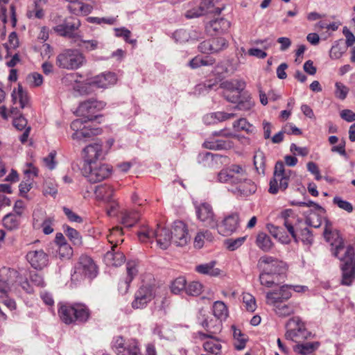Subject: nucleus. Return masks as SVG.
<instances>
[{"label": "nucleus", "mask_w": 355, "mask_h": 355, "mask_svg": "<svg viewBox=\"0 0 355 355\" xmlns=\"http://www.w3.org/2000/svg\"><path fill=\"white\" fill-rule=\"evenodd\" d=\"M324 237L331 246L332 254L343 263L355 261V252L352 246L345 247L338 231L331 230V223L326 220Z\"/></svg>", "instance_id": "f257e3e1"}, {"label": "nucleus", "mask_w": 355, "mask_h": 355, "mask_svg": "<svg viewBox=\"0 0 355 355\" xmlns=\"http://www.w3.org/2000/svg\"><path fill=\"white\" fill-rule=\"evenodd\" d=\"M58 314L61 320L67 324L85 323L90 317V311L81 303L60 304Z\"/></svg>", "instance_id": "f03ea898"}, {"label": "nucleus", "mask_w": 355, "mask_h": 355, "mask_svg": "<svg viewBox=\"0 0 355 355\" xmlns=\"http://www.w3.org/2000/svg\"><path fill=\"white\" fill-rule=\"evenodd\" d=\"M137 236L141 242L150 241L153 238H155L157 245L163 250L167 249L172 241L170 231L165 227H161L159 225H157V229L155 230H150L148 227H144L137 232Z\"/></svg>", "instance_id": "7ed1b4c3"}, {"label": "nucleus", "mask_w": 355, "mask_h": 355, "mask_svg": "<svg viewBox=\"0 0 355 355\" xmlns=\"http://www.w3.org/2000/svg\"><path fill=\"white\" fill-rule=\"evenodd\" d=\"M85 61V56L78 50L67 49L57 55L55 64L60 69L76 70L81 67Z\"/></svg>", "instance_id": "20e7f679"}, {"label": "nucleus", "mask_w": 355, "mask_h": 355, "mask_svg": "<svg viewBox=\"0 0 355 355\" xmlns=\"http://www.w3.org/2000/svg\"><path fill=\"white\" fill-rule=\"evenodd\" d=\"M122 235V230L119 227H114L110 234L107 236L109 243L112 245L111 251L107 252L105 255V259L107 264L114 266H119L122 265L125 260V255L123 252L116 250L118 244L122 243V239L114 240V238L117 236Z\"/></svg>", "instance_id": "39448f33"}, {"label": "nucleus", "mask_w": 355, "mask_h": 355, "mask_svg": "<svg viewBox=\"0 0 355 355\" xmlns=\"http://www.w3.org/2000/svg\"><path fill=\"white\" fill-rule=\"evenodd\" d=\"M112 349L116 355H141L140 345L137 340L125 339L121 336L113 338Z\"/></svg>", "instance_id": "423d86ee"}, {"label": "nucleus", "mask_w": 355, "mask_h": 355, "mask_svg": "<svg viewBox=\"0 0 355 355\" xmlns=\"http://www.w3.org/2000/svg\"><path fill=\"white\" fill-rule=\"evenodd\" d=\"M245 168L239 164H232L223 168L217 174V181L220 183L227 184L229 187H234L239 181L243 180L246 176Z\"/></svg>", "instance_id": "0eeeda50"}, {"label": "nucleus", "mask_w": 355, "mask_h": 355, "mask_svg": "<svg viewBox=\"0 0 355 355\" xmlns=\"http://www.w3.org/2000/svg\"><path fill=\"white\" fill-rule=\"evenodd\" d=\"M286 328V338L297 344L311 336V333L305 328L302 320L297 317L291 318L287 322Z\"/></svg>", "instance_id": "6e6552de"}, {"label": "nucleus", "mask_w": 355, "mask_h": 355, "mask_svg": "<svg viewBox=\"0 0 355 355\" xmlns=\"http://www.w3.org/2000/svg\"><path fill=\"white\" fill-rule=\"evenodd\" d=\"M105 106V103L103 101H98L92 98L80 103L76 113L80 117L78 119H83V121H94L98 116L97 112Z\"/></svg>", "instance_id": "1a4fd4ad"}, {"label": "nucleus", "mask_w": 355, "mask_h": 355, "mask_svg": "<svg viewBox=\"0 0 355 355\" xmlns=\"http://www.w3.org/2000/svg\"><path fill=\"white\" fill-rule=\"evenodd\" d=\"M112 172V168L107 164H83V175L92 183L101 182L107 178Z\"/></svg>", "instance_id": "9d476101"}, {"label": "nucleus", "mask_w": 355, "mask_h": 355, "mask_svg": "<svg viewBox=\"0 0 355 355\" xmlns=\"http://www.w3.org/2000/svg\"><path fill=\"white\" fill-rule=\"evenodd\" d=\"M196 213L198 219L204 226L213 229L218 226L216 215L210 204L202 202L196 205Z\"/></svg>", "instance_id": "9b49d317"}, {"label": "nucleus", "mask_w": 355, "mask_h": 355, "mask_svg": "<svg viewBox=\"0 0 355 355\" xmlns=\"http://www.w3.org/2000/svg\"><path fill=\"white\" fill-rule=\"evenodd\" d=\"M155 297V293L150 286H141L135 293L132 307L135 309H144Z\"/></svg>", "instance_id": "f8f14e48"}, {"label": "nucleus", "mask_w": 355, "mask_h": 355, "mask_svg": "<svg viewBox=\"0 0 355 355\" xmlns=\"http://www.w3.org/2000/svg\"><path fill=\"white\" fill-rule=\"evenodd\" d=\"M76 272H78L89 279H94L97 275L98 269L90 257L82 254L76 266Z\"/></svg>", "instance_id": "ddd939ff"}, {"label": "nucleus", "mask_w": 355, "mask_h": 355, "mask_svg": "<svg viewBox=\"0 0 355 355\" xmlns=\"http://www.w3.org/2000/svg\"><path fill=\"white\" fill-rule=\"evenodd\" d=\"M228 191L232 193L236 197H248L255 193L257 185L250 179L248 178V174L243 180L239 181L234 187H229Z\"/></svg>", "instance_id": "4468645a"}, {"label": "nucleus", "mask_w": 355, "mask_h": 355, "mask_svg": "<svg viewBox=\"0 0 355 355\" xmlns=\"http://www.w3.org/2000/svg\"><path fill=\"white\" fill-rule=\"evenodd\" d=\"M291 295V286L285 284L279 289L268 292L266 295V302L267 304L274 306L288 300Z\"/></svg>", "instance_id": "2eb2a0df"}, {"label": "nucleus", "mask_w": 355, "mask_h": 355, "mask_svg": "<svg viewBox=\"0 0 355 355\" xmlns=\"http://www.w3.org/2000/svg\"><path fill=\"white\" fill-rule=\"evenodd\" d=\"M170 234H171L172 240L178 246H184L190 240L187 227L181 220H177L173 223L172 231L170 232Z\"/></svg>", "instance_id": "dca6fc26"}, {"label": "nucleus", "mask_w": 355, "mask_h": 355, "mask_svg": "<svg viewBox=\"0 0 355 355\" xmlns=\"http://www.w3.org/2000/svg\"><path fill=\"white\" fill-rule=\"evenodd\" d=\"M26 258L31 267L37 270L44 269L49 263L48 254L42 249L30 250Z\"/></svg>", "instance_id": "f3484780"}, {"label": "nucleus", "mask_w": 355, "mask_h": 355, "mask_svg": "<svg viewBox=\"0 0 355 355\" xmlns=\"http://www.w3.org/2000/svg\"><path fill=\"white\" fill-rule=\"evenodd\" d=\"M80 26L79 19L74 17L66 18L62 23L54 27V31L60 35L73 38L76 37L75 31Z\"/></svg>", "instance_id": "a211bd4d"}, {"label": "nucleus", "mask_w": 355, "mask_h": 355, "mask_svg": "<svg viewBox=\"0 0 355 355\" xmlns=\"http://www.w3.org/2000/svg\"><path fill=\"white\" fill-rule=\"evenodd\" d=\"M281 217L284 219V225L295 242L297 241V235L295 229L298 230V224L302 223V220L298 218L291 209H285L281 212Z\"/></svg>", "instance_id": "6ab92c4d"}, {"label": "nucleus", "mask_w": 355, "mask_h": 355, "mask_svg": "<svg viewBox=\"0 0 355 355\" xmlns=\"http://www.w3.org/2000/svg\"><path fill=\"white\" fill-rule=\"evenodd\" d=\"M239 225V214L236 213L232 214L222 220L216 228L218 229V232L225 236L231 235L236 231Z\"/></svg>", "instance_id": "aec40b11"}, {"label": "nucleus", "mask_w": 355, "mask_h": 355, "mask_svg": "<svg viewBox=\"0 0 355 355\" xmlns=\"http://www.w3.org/2000/svg\"><path fill=\"white\" fill-rule=\"evenodd\" d=\"M84 164H95L96 160L103 159L105 153L102 144L96 142L87 146L83 149Z\"/></svg>", "instance_id": "412c9836"}, {"label": "nucleus", "mask_w": 355, "mask_h": 355, "mask_svg": "<svg viewBox=\"0 0 355 355\" xmlns=\"http://www.w3.org/2000/svg\"><path fill=\"white\" fill-rule=\"evenodd\" d=\"M83 119H76L71 123V128L75 131L72 135V139L78 141H85L86 139L98 134V129H88L85 126L82 127L85 123Z\"/></svg>", "instance_id": "4be33fe9"}, {"label": "nucleus", "mask_w": 355, "mask_h": 355, "mask_svg": "<svg viewBox=\"0 0 355 355\" xmlns=\"http://www.w3.org/2000/svg\"><path fill=\"white\" fill-rule=\"evenodd\" d=\"M275 262L279 263V265L281 266V268L279 270L278 268H276L275 266L270 267L271 268V275H275L277 278L282 280L284 279L285 274L286 272V263H284L283 261L278 260L277 259H275L270 256H263L259 259L258 262V266L261 270H263V268L266 267L267 265L271 266L272 264H275Z\"/></svg>", "instance_id": "5701e85b"}, {"label": "nucleus", "mask_w": 355, "mask_h": 355, "mask_svg": "<svg viewBox=\"0 0 355 355\" xmlns=\"http://www.w3.org/2000/svg\"><path fill=\"white\" fill-rule=\"evenodd\" d=\"M205 316V311L202 309L200 310L198 318L200 324L207 331V333L204 334L215 336L216 334L220 333L222 330V322L218 319L215 318L208 320L207 318H206Z\"/></svg>", "instance_id": "b1692460"}, {"label": "nucleus", "mask_w": 355, "mask_h": 355, "mask_svg": "<svg viewBox=\"0 0 355 355\" xmlns=\"http://www.w3.org/2000/svg\"><path fill=\"white\" fill-rule=\"evenodd\" d=\"M199 337L201 340L207 339L203 343L205 350L209 353L220 355L221 354V340L216 336L211 334H205L202 332H198Z\"/></svg>", "instance_id": "393cba45"}, {"label": "nucleus", "mask_w": 355, "mask_h": 355, "mask_svg": "<svg viewBox=\"0 0 355 355\" xmlns=\"http://www.w3.org/2000/svg\"><path fill=\"white\" fill-rule=\"evenodd\" d=\"M117 78L114 73L106 72L99 74L89 80V85L98 88H107L114 85Z\"/></svg>", "instance_id": "a878e982"}, {"label": "nucleus", "mask_w": 355, "mask_h": 355, "mask_svg": "<svg viewBox=\"0 0 355 355\" xmlns=\"http://www.w3.org/2000/svg\"><path fill=\"white\" fill-rule=\"evenodd\" d=\"M275 266L279 270L281 268V266L279 263L275 262V265L272 264L271 266L267 265L261 270L262 272L259 275V280L261 284L266 287H272L273 285H278L281 282V279L277 278L276 276L271 275V268L270 267Z\"/></svg>", "instance_id": "bb28decb"}, {"label": "nucleus", "mask_w": 355, "mask_h": 355, "mask_svg": "<svg viewBox=\"0 0 355 355\" xmlns=\"http://www.w3.org/2000/svg\"><path fill=\"white\" fill-rule=\"evenodd\" d=\"M127 269V277L126 278L121 281L119 284V291L125 294L127 293L130 282L132 281L135 276H136L137 273V269L136 267V263L133 261H128L126 264Z\"/></svg>", "instance_id": "cd10ccee"}, {"label": "nucleus", "mask_w": 355, "mask_h": 355, "mask_svg": "<svg viewBox=\"0 0 355 355\" xmlns=\"http://www.w3.org/2000/svg\"><path fill=\"white\" fill-rule=\"evenodd\" d=\"M342 272L341 284L350 286L355 279V261L349 263H343L340 266Z\"/></svg>", "instance_id": "c85d7f7f"}, {"label": "nucleus", "mask_w": 355, "mask_h": 355, "mask_svg": "<svg viewBox=\"0 0 355 355\" xmlns=\"http://www.w3.org/2000/svg\"><path fill=\"white\" fill-rule=\"evenodd\" d=\"M114 193V188L109 184H102L95 187V198L98 201L111 202Z\"/></svg>", "instance_id": "c756f323"}, {"label": "nucleus", "mask_w": 355, "mask_h": 355, "mask_svg": "<svg viewBox=\"0 0 355 355\" xmlns=\"http://www.w3.org/2000/svg\"><path fill=\"white\" fill-rule=\"evenodd\" d=\"M319 346V342H301L293 347V350L300 355H309L318 349Z\"/></svg>", "instance_id": "7c9ffc66"}, {"label": "nucleus", "mask_w": 355, "mask_h": 355, "mask_svg": "<svg viewBox=\"0 0 355 355\" xmlns=\"http://www.w3.org/2000/svg\"><path fill=\"white\" fill-rule=\"evenodd\" d=\"M220 87L225 89L224 92H243L245 87V82L241 79H232L223 82Z\"/></svg>", "instance_id": "2f4dec72"}, {"label": "nucleus", "mask_w": 355, "mask_h": 355, "mask_svg": "<svg viewBox=\"0 0 355 355\" xmlns=\"http://www.w3.org/2000/svg\"><path fill=\"white\" fill-rule=\"evenodd\" d=\"M140 214L138 211H123L121 212V223L127 227H132L139 220Z\"/></svg>", "instance_id": "473e14b6"}, {"label": "nucleus", "mask_w": 355, "mask_h": 355, "mask_svg": "<svg viewBox=\"0 0 355 355\" xmlns=\"http://www.w3.org/2000/svg\"><path fill=\"white\" fill-rule=\"evenodd\" d=\"M230 27V22L223 18L216 19L209 22L207 26L216 33L221 34L227 32Z\"/></svg>", "instance_id": "72a5a7b5"}, {"label": "nucleus", "mask_w": 355, "mask_h": 355, "mask_svg": "<svg viewBox=\"0 0 355 355\" xmlns=\"http://www.w3.org/2000/svg\"><path fill=\"white\" fill-rule=\"evenodd\" d=\"M21 218L16 214H8L3 218L4 227L9 231H14L19 228Z\"/></svg>", "instance_id": "f704fd0d"}, {"label": "nucleus", "mask_w": 355, "mask_h": 355, "mask_svg": "<svg viewBox=\"0 0 355 355\" xmlns=\"http://www.w3.org/2000/svg\"><path fill=\"white\" fill-rule=\"evenodd\" d=\"M288 185V179L285 176L277 178H273L270 181L269 192L272 194H276L278 192L279 189L284 191Z\"/></svg>", "instance_id": "c9c22d12"}, {"label": "nucleus", "mask_w": 355, "mask_h": 355, "mask_svg": "<svg viewBox=\"0 0 355 355\" xmlns=\"http://www.w3.org/2000/svg\"><path fill=\"white\" fill-rule=\"evenodd\" d=\"M256 245L263 252H269L273 247L270 237L265 232H259L256 239Z\"/></svg>", "instance_id": "e433bc0d"}, {"label": "nucleus", "mask_w": 355, "mask_h": 355, "mask_svg": "<svg viewBox=\"0 0 355 355\" xmlns=\"http://www.w3.org/2000/svg\"><path fill=\"white\" fill-rule=\"evenodd\" d=\"M215 261H210L207 263L196 266V270L200 274L208 275L212 277H216L220 275V270L215 268Z\"/></svg>", "instance_id": "4c0bfd02"}, {"label": "nucleus", "mask_w": 355, "mask_h": 355, "mask_svg": "<svg viewBox=\"0 0 355 355\" xmlns=\"http://www.w3.org/2000/svg\"><path fill=\"white\" fill-rule=\"evenodd\" d=\"M63 231L74 245H81L83 243L82 236L76 230L68 225H63Z\"/></svg>", "instance_id": "58836bf2"}, {"label": "nucleus", "mask_w": 355, "mask_h": 355, "mask_svg": "<svg viewBox=\"0 0 355 355\" xmlns=\"http://www.w3.org/2000/svg\"><path fill=\"white\" fill-rule=\"evenodd\" d=\"M213 313L216 317L215 319H218L222 322L223 319H225L228 314V311L226 305L221 301H216L213 305Z\"/></svg>", "instance_id": "ea45409f"}, {"label": "nucleus", "mask_w": 355, "mask_h": 355, "mask_svg": "<svg viewBox=\"0 0 355 355\" xmlns=\"http://www.w3.org/2000/svg\"><path fill=\"white\" fill-rule=\"evenodd\" d=\"M25 174L28 176V180L26 181H22L19 185V192L21 194H26L30 189H31L32 182L29 180L31 178V176H37V169L33 168L31 169H27L24 171Z\"/></svg>", "instance_id": "a19ab883"}, {"label": "nucleus", "mask_w": 355, "mask_h": 355, "mask_svg": "<svg viewBox=\"0 0 355 355\" xmlns=\"http://www.w3.org/2000/svg\"><path fill=\"white\" fill-rule=\"evenodd\" d=\"M272 306L275 313L279 317H287L294 313V308L291 304H283L279 303Z\"/></svg>", "instance_id": "79ce46f5"}, {"label": "nucleus", "mask_w": 355, "mask_h": 355, "mask_svg": "<svg viewBox=\"0 0 355 355\" xmlns=\"http://www.w3.org/2000/svg\"><path fill=\"white\" fill-rule=\"evenodd\" d=\"M213 53H217L228 46L227 41L223 37H214L209 40Z\"/></svg>", "instance_id": "37998d69"}, {"label": "nucleus", "mask_w": 355, "mask_h": 355, "mask_svg": "<svg viewBox=\"0 0 355 355\" xmlns=\"http://www.w3.org/2000/svg\"><path fill=\"white\" fill-rule=\"evenodd\" d=\"M9 0H0V19L1 23H0V39H3L6 35V27L5 24L6 23V8L4 5L8 3Z\"/></svg>", "instance_id": "c03bdc74"}, {"label": "nucleus", "mask_w": 355, "mask_h": 355, "mask_svg": "<svg viewBox=\"0 0 355 355\" xmlns=\"http://www.w3.org/2000/svg\"><path fill=\"white\" fill-rule=\"evenodd\" d=\"M187 287V280L184 277L176 278L171 285V291L174 294H179L182 291H185Z\"/></svg>", "instance_id": "a18cd8bd"}, {"label": "nucleus", "mask_w": 355, "mask_h": 355, "mask_svg": "<svg viewBox=\"0 0 355 355\" xmlns=\"http://www.w3.org/2000/svg\"><path fill=\"white\" fill-rule=\"evenodd\" d=\"M345 51L343 42L342 40L335 41L329 51V56L331 59L340 58Z\"/></svg>", "instance_id": "49530a36"}, {"label": "nucleus", "mask_w": 355, "mask_h": 355, "mask_svg": "<svg viewBox=\"0 0 355 355\" xmlns=\"http://www.w3.org/2000/svg\"><path fill=\"white\" fill-rule=\"evenodd\" d=\"M300 232V237L297 236V241L300 239L305 244H311L313 242V234L311 230L305 227H300V224H298V230L295 229V232ZM297 234V233H295Z\"/></svg>", "instance_id": "de8ad7c7"}, {"label": "nucleus", "mask_w": 355, "mask_h": 355, "mask_svg": "<svg viewBox=\"0 0 355 355\" xmlns=\"http://www.w3.org/2000/svg\"><path fill=\"white\" fill-rule=\"evenodd\" d=\"M232 329H233V336H234V339H236L237 340V343L235 344V347L238 350H241L245 346L247 338L240 329H236L234 326L232 327Z\"/></svg>", "instance_id": "09e8293b"}, {"label": "nucleus", "mask_w": 355, "mask_h": 355, "mask_svg": "<svg viewBox=\"0 0 355 355\" xmlns=\"http://www.w3.org/2000/svg\"><path fill=\"white\" fill-rule=\"evenodd\" d=\"M254 165L259 173H264L265 156L263 152L259 151L254 156Z\"/></svg>", "instance_id": "8fccbe9b"}, {"label": "nucleus", "mask_w": 355, "mask_h": 355, "mask_svg": "<svg viewBox=\"0 0 355 355\" xmlns=\"http://www.w3.org/2000/svg\"><path fill=\"white\" fill-rule=\"evenodd\" d=\"M202 288L199 282H191L187 286L185 293L189 295L198 296L202 293Z\"/></svg>", "instance_id": "3c124183"}, {"label": "nucleus", "mask_w": 355, "mask_h": 355, "mask_svg": "<svg viewBox=\"0 0 355 355\" xmlns=\"http://www.w3.org/2000/svg\"><path fill=\"white\" fill-rule=\"evenodd\" d=\"M207 12H208V11L207 10L205 6H203L201 3L198 8H192L187 10L185 13V17L188 19H192L198 17Z\"/></svg>", "instance_id": "603ef678"}, {"label": "nucleus", "mask_w": 355, "mask_h": 355, "mask_svg": "<svg viewBox=\"0 0 355 355\" xmlns=\"http://www.w3.org/2000/svg\"><path fill=\"white\" fill-rule=\"evenodd\" d=\"M246 239V236L239 237L235 239H228L225 241V245L230 251H234L241 247Z\"/></svg>", "instance_id": "864d4df0"}, {"label": "nucleus", "mask_w": 355, "mask_h": 355, "mask_svg": "<svg viewBox=\"0 0 355 355\" xmlns=\"http://www.w3.org/2000/svg\"><path fill=\"white\" fill-rule=\"evenodd\" d=\"M243 302L245 304V309L250 312H254L256 310V300L253 295L248 293L243 294Z\"/></svg>", "instance_id": "5fc2aeb1"}, {"label": "nucleus", "mask_w": 355, "mask_h": 355, "mask_svg": "<svg viewBox=\"0 0 355 355\" xmlns=\"http://www.w3.org/2000/svg\"><path fill=\"white\" fill-rule=\"evenodd\" d=\"M42 0H35L33 5V9L29 10L27 12L28 17L31 18L35 16L37 19H42L44 17V11L40 7V3Z\"/></svg>", "instance_id": "6e6d98bb"}, {"label": "nucleus", "mask_w": 355, "mask_h": 355, "mask_svg": "<svg viewBox=\"0 0 355 355\" xmlns=\"http://www.w3.org/2000/svg\"><path fill=\"white\" fill-rule=\"evenodd\" d=\"M115 31V35L119 37H123L125 41L129 44H135L137 42V40L133 39L130 40V37L131 35V32L123 27V28H114Z\"/></svg>", "instance_id": "4d7b16f0"}, {"label": "nucleus", "mask_w": 355, "mask_h": 355, "mask_svg": "<svg viewBox=\"0 0 355 355\" xmlns=\"http://www.w3.org/2000/svg\"><path fill=\"white\" fill-rule=\"evenodd\" d=\"M173 38L176 42L183 43L189 40L190 35L186 30L179 29L173 33Z\"/></svg>", "instance_id": "13d9d810"}, {"label": "nucleus", "mask_w": 355, "mask_h": 355, "mask_svg": "<svg viewBox=\"0 0 355 355\" xmlns=\"http://www.w3.org/2000/svg\"><path fill=\"white\" fill-rule=\"evenodd\" d=\"M233 126L237 130H245L247 132H251L252 131V125L250 124L245 119H240L236 121Z\"/></svg>", "instance_id": "bf43d9fd"}, {"label": "nucleus", "mask_w": 355, "mask_h": 355, "mask_svg": "<svg viewBox=\"0 0 355 355\" xmlns=\"http://www.w3.org/2000/svg\"><path fill=\"white\" fill-rule=\"evenodd\" d=\"M333 202L334 204L337 205L338 207L349 213L353 211L352 205L349 202L343 200L340 197H334Z\"/></svg>", "instance_id": "052dcab7"}, {"label": "nucleus", "mask_w": 355, "mask_h": 355, "mask_svg": "<svg viewBox=\"0 0 355 355\" xmlns=\"http://www.w3.org/2000/svg\"><path fill=\"white\" fill-rule=\"evenodd\" d=\"M58 254L61 258L69 259L73 255V249L68 244H62L59 246Z\"/></svg>", "instance_id": "680f3d73"}, {"label": "nucleus", "mask_w": 355, "mask_h": 355, "mask_svg": "<svg viewBox=\"0 0 355 355\" xmlns=\"http://www.w3.org/2000/svg\"><path fill=\"white\" fill-rule=\"evenodd\" d=\"M236 105L235 107L236 109L239 110L248 111L251 109V107L254 105L253 102L251 100V98L248 97L244 100H241V98L236 103Z\"/></svg>", "instance_id": "e2e57ef3"}, {"label": "nucleus", "mask_w": 355, "mask_h": 355, "mask_svg": "<svg viewBox=\"0 0 355 355\" xmlns=\"http://www.w3.org/2000/svg\"><path fill=\"white\" fill-rule=\"evenodd\" d=\"M349 92V89L341 83H336V96L341 100H344Z\"/></svg>", "instance_id": "0e129e2a"}, {"label": "nucleus", "mask_w": 355, "mask_h": 355, "mask_svg": "<svg viewBox=\"0 0 355 355\" xmlns=\"http://www.w3.org/2000/svg\"><path fill=\"white\" fill-rule=\"evenodd\" d=\"M56 156V152L55 150H52L49 153L47 157L43 159V161L48 168L50 170H53L56 166V162L55 160Z\"/></svg>", "instance_id": "69168bd1"}, {"label": "nucleus", "mask_w": 355, "mask_h": 355, "mask_svg": "<svg viewBox=\"0 0 355 355\" xmlns=\"http://www.w3.org/2000/svg\"><path fill=\"white\" fill-rule=\"evenodd\" d=\"M17 94L19 98V104L21 108H24L28 104V96L26 92L23 90V87L19 85L17 87Z\"/></svg>", "instance_id": "338daca9"}, {"label": "nucleus", "mask_w": 355, "mask_h": 355, "mask_svg": "<svg viewBox=\"0 0 355 355\" xmlns=\"http://www.w3.org/2000/svg\"><path fill=\"white\" fill-rule=\"evenodd\" d=\"M29 279L31 282L37 286L44 287L45 286L43 277L35 272H30Z\"/></svg>", "instance_id": "774afa93"}]
</instances>
